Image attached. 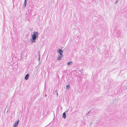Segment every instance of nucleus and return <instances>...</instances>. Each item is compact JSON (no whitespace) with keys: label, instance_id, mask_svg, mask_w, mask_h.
Returning a JSON list of instances; mask_svg holds the SVG:
<instances>
[{"label":"nucleus","instance_id":"nucleus-1","mask_svg":"<svg viewBox=\"0 0 127 127\" xmlns=\"http://www.w3.org/2000/svg\"><path fill=\"white\" fill-rule=\"evenodd\" d=\"M38 33L37 32H33V34L32 35V39L33 40L32 43H33L35 41L34 40L35 39L36 37H38Z\"/></svg>","mask_w":127,"mask_h":127},{"label":"nucleus","instance_id":"nucleus-2","mask_svg":"<svg viewBox=\"0 0 127 127\" xmlns=\"http://www.w3.org/2000/svg\"><path fill=\"white\" fill-rule=\"evenodd\" d=\"M57 52L60 55L57 58V60H60L61 59V58L63 56V55L62 54L63 52L62 50L59 49L58 51H57Z\"/></svg>","mask_w":127,"mask_h":127},{"label":"nucleus","instance_id":"nucleus-3","mask_svg":"<svg viewBox=\"0 0 127 127\" xmlns=\"http://www.w3.org/2000/svg\"><path fill=\"white\" fill-rule=\"evenodd\" d=\"M19 120L18 119L16 122L13 125V127H17L18 124L19 123Z\"/></svg>","mask_w":127,"mask_h":127},{"label":"nucleus","instance_id":"nucleus-4","mask_svg":"<svg viewBox=\"0 0 127 127\" xmlns=\"http://www.w3.org/2000/svg\"><path fill=\"white\" fill-rule=\"evenodd\" d=\"M29 76V74H27L26 75L25 77V79L27 80H28V79Z\"/></svg>","mask_w":127,"mask_h":127},{"label":"nucleus","instance_id":"nucleus-5","mask_svg":"<svg viewBox=\"0 0 127 127\" xmlns=\"http://www.w3.org/2000/svg\"><path fill=\"white\" fill-rule=\"evenodd\" d=\"M27 1H25V0L24 1V7H25L26 6Z\"/></svg>","mask_w":127,"mask_h":127},{"label":"nucleus","instance_id":"nucleus-6","mask_svg":"<svg viewBox=\"0 0 127 127\" xmlns=\"http://www.w3.org/2000/svg\"><path fill=\"white\" fill-rule=\"evenodd\" d=\"M63 118H66V116L65 114V113H63Z\"/></svg>","mask_w":127,"mask_h":127},{"label":"nucleus","instance_id":"nucleus-7","mask_svg":"<svg viewBox=\"0 0 127 127\" xmlns=\"http://www.w3.org/2000/svg\"><path fill=\"white\" fill-rule=\"evenodd\" d=\"M72 62H68L67 63V64L68 65H69L70 64H72Z\"/></svg>","mask_w":127,"mask_h":127},{"label":"nucleus","instance_id":"nucleus-8","mask_svg":"<svg viewBox=\"0 0 127 127\" xmlns=\"http://www.w3.org/2000/svg\"><path fill=\"white\" fill-rule=\"evenodd\" d=\"M66 88H67L69 89L70 88V86L69 85H68L66 86Z\"/></svg>","mask_w":127,"mask_h":127},{"label":"nucleus","instance_id":"nucleus-9","mask_svg":"<svg viewBox=\"0 0 127 127\" xmlns=\"http://www.w3.org/2000/svg\"><path fill=\"white\" fill-rule=\"evenodd\" d=\"M25 0V1H27V0Z\"/></svg>","mask_w":127,"mask_h":127}]
</instances>
